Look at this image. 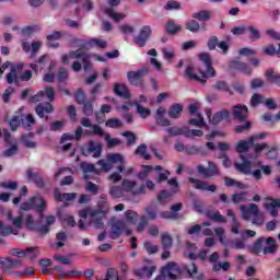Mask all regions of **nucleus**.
<instances>
[{
	"label": "nucleus",
	"instance_id": "f8f14e48",
	"mask_svg": "<svg viewBox=\"0 0 280 280\" xmlns=\"http://www.w3.org/2000/svg\"><path fill=\"white\" fill-rule=\"evenodd\" d=\"M179 272H180V267L176 262L171 261L162 268L161 275L162 277H164V279L176 280L178 279Z\"/></svg>",
	"mask_w": 280,
	"mask_h": 280
},
{
	"label": "nucleus",
	"instance_id": "69168bd1",
	"mask_svg": "<svg viewBox=\"0 0 280 280\" xmlns=\"http://www.w3.org/2000/svg\"><path fill=\"white\" fill-rule=\"evenodd\" d=\"M252 222L253 224H256V226H262L264 222H266L264 213L257 212V214L253 217Z\"/></svg>",
	"mask_w": 280,
	"mask_h": 280
},
{
	"label": "nucleus",
	"instance_id": "49530a36",
	"mask_svg": "<svg viewBox=\"0 0 280 280\" xmlns=\"http://www.w3.org/2000/svg\"><path fill=\"white\" fill-rule=\"evenodd\" d=\"M230 246L235 250H244V248H246V241L244 240V237L235 238L230 243Z\"/></svg>",
	"mask_w": 280,
	"mask_h": 280
},
{
	"label": "nucleus",
	"instance_id": "cd10ccee",
	"mask_svg": "<svg viewBox=\"0 0 280 280\" xmlns=\"http://www.w3.org/2000/svg\"><path fill=\"white\" fill-rule=\"evenodd\" d=\"M114 93H116V95L118 97H122V100H130V91L128 90V88L124 83L115 84Z\"/></svg>",
	"mask_w": 280,
	"mask_h": 280
},
{
	"label": "nucleus",
	"instance_id": "9d476101",
	"mask_svg": "<svg viewBox=\"0 0 280 280\" xmlns=\"http://www.w3.org/2000/svg\"><path fill=\"white\" fill-rule=\"evenodd\" d=\"M107 3L110 7L103 9V12L104 14H106V16H109V19H113L115 23H119V21H124V19H126V14L119 13L115 11V9H113V8H117V5L121 3V0H107Z\"/></svg>",
	"mask_w": 280,
	"mask_h": 280
},
{
	"label": "nucleus",
	"instance_id": "603ef678",
	"mask_svg": "<svg viewBox=\"0 0 280 280\" xmlns=\"http://www.w3.org/2000/svg\"><path fill=\"white\" fill-rule=\"evenodd\" d=\"M104 218V214L102 212H97L96 210V215L92 217V224L95 226V229H102L104 226V221H102Z\"/></svg>",
	"mask_w": 280,
	"mask_h": 280
},
{
	"label": "nucleus",
	"instance_id": "bb28decb",
	"mask_svg": "<svg viewBox=\"0 0 280 280\" xmlns=\"http://www.w3.org/2000/svg\"><path fill=\"white\" fill-rule=\"evenodd\" d=\"M265 209L269 211L272 218H277L279 215L280 199H271L270 202L265 203Z\"/></svg>",
	"mask_w": 280,
	"mask_h": 280
},
{
	"label": "nucleus",
	"instance_id": "680f3d73",
	"mask_svg": "<svg viewBox=\"0 0 280 280\" xmlns=\"http://www.w3.org/2000/svg\"><path fill=\"white\" fill-rule=\"evenodd\" d=\"M182 26L176 25L174 22H167L166 24V32L167 34H177V32H180Z\"/></svg>",
	"mask_w": 280,
	"mask_h": 280
},
{
	"label": "nucleus",
	"instance_id": "0eeeda50",
	"mask_svg": "<svg viewBox=\"0 0 280 280\" xmlns=\"http://www.w3.org/2000/svg\"><path fill=\"white\" fill-rule=\"evenodd\" d=\"M112 226V240H117L124 231L127 236L132 235V230L128 229V223L125 220H115L113 219L110 222Z\"/></svg>",
	"mask_w": 280,
	"mask_h": 280
},
{
	"label": "nucleus",
	"instance_id": "c03bdc74",
	"mask_svg": "<svg viewBox=\"0 0 280 280\" xmlns=\"http://www.w3.org/2000/svg\"><path fill=\"white\" fill-rule=\"evenodd\" d=\"M246 32H249V39L253 42L261 38V33H259V30L253 25L247 26Z\"/></svg>",
	"mask_w": 280,
	"mask_h": 280
},
{
	"label": "nucleus",
	"instance_id": "13d9d810",
	"mask_svg": "<svg viewBox=\"0 0 280 280\" xmlns=\"http://www.w3.org/2000/svg\"><path fill=\"white\" fill-rule=\"evenodd\" d=\"M166 132L171 136V137H178L180 135H185V127L183 128H178V127H170L166 129Z\"/></svg>",
	"mask_w": 280,
	"mask_h": 280
},
{
	"label": "nucleus",
	"instance_id": "473e14b6",
	"mask_svg": "<svg viewBox=\"0 0 280 280\" xmlns=\"http://www.w3.org/2000/svg\"><path fill=\"white\" fill-rule=\"evenodd\" d=\"M7 219L12 222V224L15 226V229L21 230L23 229V214L20 213L19 217H12L11 210L7 212Z\"/></svg>",
	"mask_w": 280,
	"mask_h": 280
},
{
	"label": "nucleus",
	"instance_id": "a19ab883",
	"mask_svg": "<svg viewBox=\"0 0 280 280\" xmlns=\"http://www.w3.org/2000/svg\"><path fill=\"white\" fill-rule=\"evenodd\" d=\"M192 19H197V21H209L211 19V12L207 10H201L199 12L192 13Z\"/></svg>",
	"mask_w": 280,
	"mask_h": 280
},
{
	"label": "nucleus",
	"instance_id": "4d7b16f0",
	"mask_svg": "<svg viewBox=\"0 0 280 280\" xmlns=\"http://www.w3.org/2000/svg\"><path fill=\"white\" fill-rule=\"evenodd\" d=\"M21 124L23 128L28 129L31 126H34V124H36V120L34 119V116L32 114H28L24 118H21Z\"/></svg>",
	"mask_w": 280,
	"mask_h": 280
},
{
	"label": "nucleus",
	"instance_id": "412c9836",
	"mask_svg": "<svg viewBox=\"0 0 280 280\" xmlns=\"http://www.w3.org/2000/svg\"><path fill=\"white\" fill-rule=\"evenodd\" d=\"M137 187V182L124 179L122 180V189L124 191H131L133 196H139L141 194H145V186L142 185L139 187V189H135Z\"/></svg>",
	"mask_w": 280,
	"mask_h": 280
},
{
	"label": "nucleus",
	"instance_id": "a878e982",
	"mask_svg": "<svg viewBox=\"0 0 280 280\" xmlns=\"http://www.w3.org/2000/svg\"><path fill=\"white\" fill-rule=\"evenodd\" d=\"M154 272H156V266L142 267L141 269L135 270V275L140 279H145V277L150 279Z\"/></svg>",
	"mask_w": 280,
	"mask_h": 280
},
{
	"label": "nucleus",
	"instance_id": "393cba45",
	"mask_svg": "<svg viewBox=\"0 0 280 280\" xmlns=\"http://www.w3.org/2000/svg\"><path fill=\"white\" fill-rule=\"evenodd\" d=\"M26 177L32 183H35L38 187L43 188L45 187V180L43 179V176L38 173H34V170L28 168L26 172Z\"/></svg>",
	"mask_w": 280,
	"mask_h": 280
},
{
	"label": "nucleus",
	"instance_id": "20e7f679",
	"mask_svg": "<svg viewBox=\"0 0 280 280\" xmlns=\"http://www.w3.org/2000/svg\"><path fill=\"white\" fill-rule=\"evenodd\" d=\"M241 161L235 162L234 166L237 172L241 174H245V176H253L256 180H261V170L253 171V161L250 159H246V156L241 155Z\"/></svg>",
	"mask_w": 280,
	"mask_h": 280
},
{
	"label": "nucleus",
	"instance_id": "e2e57ef3",
	"mask_svg": "<svg viewBox=\"0 0 280 280\" xmlns=\"http://www.w3.org/2000/svg\"><path fill=\"white\" fill-rule=\"evenodd\" d=\"M105 126L107 128H121V126H124V124L121 122V120H119L117 118H110L105 122Z\"/></svg>",
	"mask_w": 280,
	"mask_h": 280
},
{
	"label": "nucleus",
	"instance_id": "052dcab7",
	"mask_svg": "<svg viewBox=\"0 0 280 280\" xmlns=\"http://www.w3.org/2000/svg\"><path fill=\"white\" fill-rule=\"evenodd\" d=\"M97 165H100L103 172H110V170H113V163L108 161V158H106V160H100Z\"/></svg>",
	"mask_w": 280,
	"mask_h": 280
},
{
	"label": "nucleus",
	"instance_id": "09e8293b",
	"mask_svg": "<svg viewBox=\"0 0 280 280\" xmlns=\"http://www.w3.org/2000/svg\"><path fill=\"white\" fill-rule=\"evenodd\" d=\"M81 170L84 173L83 178L85 180H88L89 174L95 172V165L82 162L81 163Z\"/></svg>",
	"mask_w": 280,
	"mask_h": 280
},
{
	"label": "nucleus",
	"instance_id": "4be33fe9",
	"mask_svg": "<svg viewBox=\"0 0 280 280\" xmlns=\"http://www.w3.org/2000/svg\"><path fill=\"white\" fill-rule=\"evenodd\" d=\"M259 212V207L255 203L249 205L248 207L242 205L241 206V213L243 220H250V218L257 215Z\"/></svg>",
	"mask_w": 280,
	"mask_h": 280
},
{
	"label": "nucleus",
	"instance_id": "37998d69",
	"mask_svg": "<svg viewBox=\"0 0 280 280\" xmlns=\"http://www.w3.org/2000/svg\"><path fill=\"white\" fill-rule=\"evenodd\" d=\"M139 214L132 210H127L125 212V222L126 224H136Z\"/></svg>",
	"mask_w": 280,
	"mask_h": 280
},
{
	"label": "nucleus",
	"instance_id": "f257e3e1",
	"mask_svg": "<svg viewBox=\"0 0 280 280\" xmlns=\"http://www.w3.org/2000/svg\"><path fill=\"white\" fill-rule=\"evenodd\" d=\"M277 240L275 237H260L253 245L248 246L249 253L253 255H275L277 253Z\"/></svg>",
	"mask_w": 280,
	"mask_h": 280
},
{
	"label": "nucleus",
	"instance_id": "7c9ffc66",
	"mask_svg": "<svg viewBox=\"0 0 280 280\" xmlns=\"http://www.w3.org/2000/svg\"><path fill=\"white\" fill-rule=\"evenodd\" d=\"M232 67L237 71H241V73H244L245 75H250V73H253V69L250 68V66L242 61H232Z\"/></svg>",
	"mask_w": 280,
	"mask_h": 280
},
{
	"label": "nucleus",
	"instance_id": "2eb2a0df",
	"mask_svg": "<svg viewBox=\"0 0 280 280\" xmlns=\"http://www.w3.org/2000/svg\"><path fill=\"white\" fill-rule=\"evenodd\" d=\"M83 154H85V156L92 155L94 159H100L102 156V143L91 140L86 149H84Z\"/></svg>",
	"mask_w": 280,
	"mask_h": 280
},
{
	"label": "nucleus",
	"instance_id": "de8ad7c7",
	"mask_svg": "<svg viewBox=\"0 0 280 280\" xmlns=\"http://www.w3.org/2000/svg\"><path fill=\"white\" fill-rule=\"evenodd\" d=\"M133 106H136L137 113L140 115L142 119H147V117H150V115H152V112L150 110V108H145L139 105V103H133Z\"/></svg>",
	"mask_w": 280,
	"mask_h": 280
},
{
	"label": "nucleus",
	"instance_id": "f03ea898",
	"mask_svg": "<svg viewBox=\"0 0 280 280\" xmlns=\"http://www.w3.org/2000/svg\"><path fill=\"white\" fill-rule=\"evenodd\" d=\"M45 222L46 224L38 226V222L34 220L32 214H27L24 219V224L28 231H37L38 233H42V235H47V233H49L51 224H55L56 222V217L48 215L46 217Z\"/></svg>",
	"mask_w": 280,
	"mask_h": 280
},
{
	"label": "nucleus",
	"instance_id": "dca6fc26",
	"mask_svg": "<svg viewBox=\"0 0 280 280\" xmlns=\"http://www.w3.org/2000/svg\"><path fill=\"white\" fill-rule=\"evenodd\" d=\"M150 36H152V28L145 25L140 30L139 35L133 38V43H136L138 47H145V43H148Z\"/></svg>",
	"mask_w": 280,
	"mask_h": 280
},
{
	"label": "nucleus",
	"instance_id": "8fccbe9b",
	"mask_svg": "<svg viewBox=\"0 0 280 280\" xmlns=\"http://www.w3.org/2000/svg\"><path fill=\"white\" fill-rule=\"evenodd\" d=\"M97 207L100 209V211H97V213H102L104 215V213H106L108 211L110 206L108 205V201H106V196H104V195L101 196Z\"/></svg>",
	"mask_w": 280,
	"mask_h": 280
},
{
	"label": "nucleus",
	"instance_id": "58836bf2",
	"mask_svg": "<svg viewBox=\"0 0 280 280\" xmlns=\"http://www.w3.org/2000/svg\"><path fill=\"white\" fill-rule=\"evenodd\" d=\"M135 154L138 156H142L145 161H150L152 159V155L148 153V145L147 144H140L135 151Z\"/></svg>",
	"mask_w": 280,
	"mask_h": 280
},
{
	"label": "nucleus",
	"instance_id": "ea45409f",
	"mask_svg": "<svg viewBox=\"0 0 280 280\" xmlns=\"http://www.w3.org/2000/svg\"><path fill=\"white\" fill-rule=\"evenodd\" d=\"M36 32H40V26L32 25V26H25L21 30L22 36H25L26 38H30V36H34Z\"/></svg>",
	"mask_w": 280,
	"mask_h": 280
},
{
	"label": "nucleus",
	"instance_id": "c9c22d12",
	"mask_svg": "<svg viewBox=\"0 0 280 280\" xmlns=\"http://www.w3.org/2000/svg\"><path fill=\"white\" fill-rule=\"evenodd\" d=\"M185 152L186 154H190V155L202 154V156H207V154H209L207 151H205L203 147H196V145H186Z\"/></svg>",
	"mask_w": 280,
	"mask_h": 280
},
{
	"label": "nucleus",
	"instance_id": "e433bc0d",
	"mask_svg": "<svg viewBox=\"0 0 280 280\" xmlns=\"http://www.w3.org/2000/svg\"><path fill=\"white\" fill-rule=\"evenodd\" d=\"M207 218L211 220L212 222H221L226 223V218L220 213V211H208L206 213Z\"/></svg>",
	"mask_w": 280,
	"mask_h": 280
},
{
	"label": "nucleus",
	"instance_id": "b1692460",
	"mask_svg": "<svg viewBox=\"0 0 280 280\" xmlns=\"http://www.w3.org/2000/svg\"><path fill=\"white\" fill-rule=\"evenodd\" d=\"M234 119H237L238 121H246V118L248 117V107L245 105H236L233 109Z\"/></svg>",
	"mask_w": 280,
	"mask_h": 280
},
{
	"label": "nucleus",
	"instance_id": "39448f33",
	"mask_svg": "<svg viewBox=\"0 0 280 280\" xmlns=\"http://www.w3.org/2000/svg\"><path fill=\"white\" fill-rule=\"evenodd\" d=\"M80 59L82 61L84 71H89V69H91V56L83 49L71 50L68 55H62L61 62H63V65H69V60Z\"/></svg>",
	"mask_w": 280,
	"mask_h": 280
},
{
	"label": "nucleus",
	"instance_id": "6e6552de",
	"mask_svg": "<svg viewBox=\"0 0 280 280\" xmlns=\"http://www.w3.org/2000/svg\"><path fill=\"white\" fill-rule=\"evenodd\" d=\"M199 58H200L201 62H203V65L206 67V71H207V72H205L202 69L197 68L199 75L201 78H215V70L211 66V56L209 55V52H201L199 55Z\"/></svg>",
	"mask_w": 280,
	"mask_h": 280
},
{
	"label": "nucleus",
	"instance_id": "2f4dec72",
	"mask_svg": "<svg viewBox=\"0 0 280 280\" xmlns=\"http://www.w3.org/2000/svg\"><path fill=\"white\" fill-rule=\"evenodd\" d=\"M36 114L38 117H45V113H54V106L50 103H39L35 108Z\"/></svg>",
	"mask_w": 280,
	"mask_h": 280
},
{
	"label": "nucleus",
	"instance_id": "c85d7f7f",
	"mask_svg": "<svg viewBox=\"0 0 280 280\" xmlns=\"http://www.w3.org/2000/svg\"><path fill=\"white\" fill-rule=\"evenodd\" d=\"M75 198H78L75 192L61 194L60 190H56L55 192V200H58L59 202H71L72 200H75Z\"/></svg>",
	"mask_w": 280,
	"mask_h": 280
},
{
	"label": "nucleus",
	"instance_id": "423d86ee",
	"mask_svg": "<svg viewBox=\"0 0 280 280\" xmlns=\"http://www.w3.org/2000/svg\"><path fill=\"white\" fill-rule=\"evenodd\" d=\"M34 207L37 213H39L40 220H43V213L45 212V209H47V201L40 197H31L28 202H23L21 205L22 211H31Z\"/></svg>",
	"mask_w": 280,
	"mask_h": 280
},
{
	"label": "nucleus",
	"instance_id": "72a5a7b5",
	"mask_svg": "<svg viewBox=\"0 0 280 280\" xmlns=\"http://www.w3.org/2000/svg\"><path fill=\"white\" fill-rule=\"evenodd\" d=\"M19 231H14L12 226H3V223L0 222V244H4L3 237L7 235H16Z\"/></svg>",
	"mask_w": 280,
	"mask_h": 280
},
{
	"label": "nucleus",
	"instance_id": "5701e85b",
	"mask_svg": "<svg viewBox=\"0 0 280 280\" xmlns=\"http://www.w3.org/2000/svg\"><path fill=\"white\" fill-rule=\"evenodd\" d=\"M107 161H110L112 165H115V163H119L117 167L118 173L121 174V172H124V166L126 165V160L124 159V155L119 153H109L107 154Z\"/></svg>",
	"mask_w": 280,
	"mask_h": 280
},
{
	"label": "nucleus",
	"instance_id": "a18cd8bd",
	"mask_svg": "<svg viewBox=\"0 0 280 280\" xmlns=\"http://www.w3.org/2000/svg\"><path fill=\"white\" fill-rule=\"evenodd\" d=\"M186 30L192 32V34H198V32H200V23L196 20H189L186 22Z\"/></svg>",
	"mask_w": 280,
	"mask_h": 280
},
{
	"label": "nucleus",
	"instance_id": "774afa93",
	"mask_svg": "<svg viewBox=\"0 0 280 280\" xmlns=\"http://www.w3.org/2000/svg\"><path fill=\"white\" fill-rule=\"evenodd\" d=\"M164 10H180V4L178 1L170 0L167 1L166 5L164 7Z\"/></svg>",
	"mask_w": 280,
	"mask_h": 280
},
{
	"label": "nucleus",
	"instance_id": "bf43d9fd",
	"mask_svg": "<svg viewBox=\"0 0 280 280\" xmlns=\"http://www.w3.org/2000/svg\"><path fill=\"white\" fill-rule=\"evenodd\" d=\"M122 137H126L127 145H135L137 143V136L132 131H125Z\"/></svg>",
	"mask_w": 280,
	"mask_h": 280
},
{
	"label": "nucleus",
	"instance_id": "4c0bfd02",
	"mask_svg": "<svg viewBox=\"0 0 280 280\" xmlns=\"http://www.w3.org/2000/svg\"><path fill=\"white\" fill-rule=\"evenodd\" d=\"M250 149V138L248 139V142L245 140H240L236 144V152H238L240 159H242V155L244 156V152H248Z\"/></svg>",
	"mask_w": 280,
	"mask_h": 280
},
{
	"label": "nucleus",
	"instance_id": "7ed1b4c3",
	"mask_svg": "<svg viewBox=\"0 0 280 280\" xmlns=\"http://www.w3.org/2000/svg\"><path fill=\"white\" fill-rule=\"evenodd\" d=\"M23 67H25V63H18L11 68V72L7 74L8 84H16L19 80H22V82L32 80V70H26L21 74Z\"/></svg>",
	"mask_w": 280,
	"mask_h": 280
},
{
	"label": "nucleus",
	"instance_id": "864d4df0",
	"mask_svg": "<svg viewBox=\"0 0 280 280\" xmlns=\"http://www.w3.org/2000/svg\"><path fill=\"white\" fill-rule=\"evenodd\" d=\"M89 47H98L100 49H106L107 43L103 39L93 38L90 42H88Z\"/></svg>",
	"mask_w": 280,
	"mask_h": 280
},
{
	"label": "nucleus",
	"instance_id": "c756f323",
	"mask_svg": "<svg viewBox=\"0 0 280 280\" xmlns=\"http://www.w3.org/2000/svg\"><path fill=\"white\" fill-rule=\"evenodd\" d=\"M185 74L188 78V80H190L191 82H200V84H203V85L207 84V80L200 79V77L196 74V70L191 66L186 68Z\"/></svg>",
	"mask_w": 280,
	"mask_h": 280
},
{
	"label": "nucleus",
	"instance_id": "79ce46f5",
	"mask_svg": "<svg viewBox=\"0 0 280 280\" xmlns=\"http://www.w3.org/2000/svg\"><path fill=\"white\" fill-rule=\"evenodd\" d=\"M174 194H176L175 189H172L171 191L164 189L160 192V196H158V200L159 202H161V205H165V201L170 200V198H172Z\"/></svg>",
	"mask_w": 280,
	"mask_h": 280
},
{
	"label": "nucleus",
	"instance_id": "aec40b11",
	"mask_svg": "<svg viewBox=\"0 0 280 280\" xmlns=\"http://www.w3.org/2000/svg\"><path fill=\"white\" fill-rule=\"evenodd\" d=\"M4 141L11 147L3 152V156H14L19 152L16 139L12 138L9 132H4Z\"/></svg>",
	"mask_w": 280,
	"mask_h": 280
},
{
	"label": "nucleus",
	"instance_id": "a211bd4d",
	"mask_svg": "<svg viewBox=\"0 0 280 280\" xmlns=\"http://www.w3.org/2000/svg\"><path fill=\"white\" fill-rule=\"evenodd\" d=\"M188 182L195 185V189H200L201 191H211L212 194H214V191H218V186L211 185L207 182H202L194 177H189Z\"/></svg>",
	"mask_w": 280,
	"mask_h": 280
},
{
	"label": "nucleus",
	"instance_id": "ddd939ff",
	"mask_svg": "<svg viewBox=\"0 0 280 280\" xmlns=\"http://www.w3.org/2000/svg\"><path fill=\"white\" fill-rule=\"evenodd\" d=\"M197 172L202 176L203 178H213V176L220 175V170H218V166L215 163L209 161L208 167H205L202 165L197 166Z\"/></svg>",
	"mask_w": 280,
	"mask_h": 280
},
{
	"label": "nucleus",
	"instance_id": "f3484780",
	"mask_svg": "<svg viewBox=\"0 0 280 280\" xmlns=\"http://www.w3.org/2000/svg\"><path fill=\"white\" fill-rule=\"evenodd\" d=\"M206 115L208 117V119L211 121V124H213V126H218V124H220V121H229V110L226 109H222L220 112H217L212 119H211V109H206Z\"/></svg>",
	"mask_w": 280,
	"mask_h": 280
},
{
	"label": "nucleus",
	"instance_id": "5fc2aeb1",
	"mask_svg": "<svg viewBox=\"0 0 280 280\" xmlns=\"http://www.w3.org/2000/svg\"><path fill=\"white\" fill-rule=\"evenodd\" d=\"M184 135L187 139H194V137H202L205 133L200 129H187V127H185Z\"/></svg>",
	"mask_w": 280,
	"mask_h": 280
},
{
	"label": "nucleus",
	"instance_id": "1a4fd4ad",
	"mask_svg": "<svg viewBox=\"0 0 280 280\" xmlns=\"http://www.w3.org/2000/svg\"><path fill=\"white\" fill-rule=\"evenodd\" d=\"M85 135H98L100 137H104L105 141H107V148H117V145H121V140L119 138H110V135L105 133L102 127L94 125L93 131H85Z\"/></svg>",
	"mask_w": 280,
	"mask_h": 280
},
{
	"label": "nucleus",
	"instance_id": "6ab92c4d",
	"mask_svg": "<svg viewBox=\"0 0 280 280\" xmlns=\"http://www.w3.org/2000/svg\"><path fill=\"white\" fill-rule=\"evenodd\" d=\"M11 255H14V257H25L26 255H31L30 259L31 261H34L38 257V249L36 247H28L25 250L14 248L12 249Z\"/></svg>",
	"mask_w": 280,
	"mask_h": 280
},
{
	"label": "nucleus",
	"instance_id": "f704fd0d",
	"mask_svg": "<svg viewBox=\"0 0 280 280\" xmlns=\"http://www.w3.org/2000/svg\"><path fill=\"white\" fill-rule=\"evenodd\" d=\"M180 115H183V105L178 103L173 104L168 109V117H171V119H178Z\"/></svg>",
	"mask_w": 280,
	"mask_h": 280
},
{
	"label": "nucleus",
	"instance_id": "6e6d98bb",
	"mask_svg": "<svg viewBox=\"0 0 280 280\" xmlns=\"http://www.w3.org/2000/svg\"><path fill=\"white\" fill-rule=\"evenodd\" d=\"M70 257H75V254H69L68 256H55L54 259L56 261H60L63 266H71L73 261L69 259Z\"/></svg>",
	"mask_w": 280,
	"mask_h": 280
},
{
	"label": "nucleus",
	"instance_id": "3c124183",
	"mask_svg": "<svg viewBox=\"0 0 280 280\" xmlns=\"http://www.w3.org/2000/svg\"><path fill=\"white\" fill-rule=\"evenodd\" d=\"M109 195L112 196V198H124L125 190L119 186H112L109 188Z\"/></svg>",
	"mask_w": 280,
	"mask_h": 280
},
{
	"label": "nucleus",
	"instance_id": "9b49d317",
	"mask_svg": "<svg viewBox=\"0 0 280 280\" xmlns=\"http://www.w3.org/2000/svg\"><path fill=\"white\" fill-rule=\"evenodd\" d=\"M200 108V103H192L189 105L188 110L190 115H194L196 118H192L188 121L190 126H197L198 128H202V126H207L205 122V117H202V114L198 113V109Z\"/></svg>",
	"mask_w": 280,
	"mask_h": 280
},
{
	"label": "nucleus",
	"instance_id": "4468645a",
	"mask_svg": "<svg viewBox=\"0 0 280 280\" xmlns=\"http://www.w3.org/2000/svg\"><path fill=\"white\" fill-rule=\"evenodd\" d=\"M148 73H150V69L144 67L138 71H129L127 73V78L130 84L133 86H139V84H141V78H143V75H148Z\"/></svg>",
	"mask_w": 280,
	"mask_h": 280
},
{
	"label": "nucleus",
	"instance_id": "0e129e2a",
	"mask_svg": "<svg viewBox=\"0 0 280 280\" xmlns=\"http://www.w3.org/2000/svg\"><path fill=\"white\" fill-rule=\"evenodd\" d=\"M172 175V173L168 170H165L161 173H158L156 176V183L161 184V183H165V180H167V178H170V176Z\"/></svg>",
	"mask_w": 280,
	"mask_h": 280
},
{
	"label": "nucleus",
	"instance_id": "338daca9",
	"mask_svg": "<svg viewBox=\"0 0 280 280\" xmlns=\"http://www.w3.org/2000/svg\"><path fill=\"white\" fill-rule=\"evenodd\" d=\"M101 280H119V275L115 269L109 268L105 275V278Z\"/></svg>",
	"mask_w": 280,
	"mask_h": 280
}]
</instances>
